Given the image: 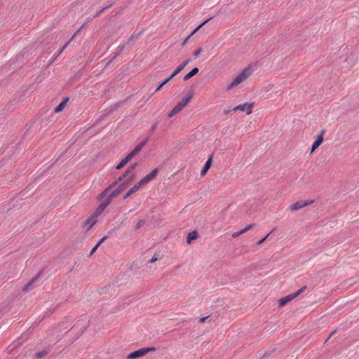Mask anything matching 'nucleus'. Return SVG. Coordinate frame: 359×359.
<instances>
[{"instance_id": "obj_4", "label": "nucleus", "mask_w": 359, "mask_h": 359, "mask_svg": "<svg viewBox=\"0 0 359 359\" xmlns=\"http://www.w3.org/2000/svg\"><path fill=\"white\" fill-rule=\"evenodd\" d=\"M156 348L154 347H145L140 348L137 351H135L130 353H129L127 356V359H137L139 358H142L146 355L148 353L151 351H155Z\"/></svg>"}, {"instance_id": "obj_21", "label": "nucleus", "mask_w": 359, "mask_h": 359, "mask_svg": "<svg viewBox=\"0 0 359 359\" xmlns=\"http://www.w3.org/2000/svg\"><path fill=\"white\" fill-rule=\"evenodd\" d=\"M212 17H210L203 22H202L200 25H198L190 34V37L192 36L197 31H198L205 24H206L209 20H210Z\"/></svg>"}, {"instance_id": "obj_9", "label": "nucleus", "mask_w": 359, "mask_h": 359, "mask_svg": "<svg viewBox=\"0 0 359 359\" xmlns=\"http://www.w3.org/2000/svg\"><path fill=\"white\" fill-rule=\"evenodd\" d=\"M325 134V130L323 129L311 146V154H312L322 144Z\"/></svg>"}, {"instance_id": "obj_7", "label": "nucleus", "mask_w": 359, "mask_h": 359, "mask_svg": "<svg viewBox=\"0 0 359 359\" xmlns=\"http://www.w3.org/2000/svg\"><path fill=\"white\" fill-rule=\"evenodd\" d=\"M314 203L313 200H308V201H299L296 202L295 203L291 205L289 207V209L291 211H297L301 208H303L307 205H311Z\"/></svg>"}, {"instance_id": "obj_2", "label": "nucleus", "mask_w": 359, "mask_h": 359, "mask_svg": "<svg viewBox=\"0 0 359 359\" xmlns=\"http://www.w3.org/2000/svg\"><path fill=\"white\" fill-rule=\"evenodd\" d=\"M252 72L250 68L244 69L236 78L227 86V90H231L243 81H245L252 74Z\"/></svg>"}, {"instance_id": "obj_5", "label": "nucleus", "mask_w": 359, "mask_h": 359, "mask_svg": "<svg viewBox=\"0 0 359 359\" xmlns=\"http://www.w3.org/2000/svg\"><path fill=\"white\" fill-rule=\"evenodd\" d=\"M191 95H187L168 114V117H172L180 112L189 102Z\"/></svg>"}, {"instance_id": "obj_24", "label": "nucleus", "mask_w": 359, "mask_h": 359, "mask_svg": "<svg viewBox=\"0 0 359 359\" xmlns=\"http://www.w3.org/2000/svg\"><path fill=\"white\" fill-rule=\"evenodd\" d=\"M203 48L200 47L193 53V57L194 59L197 58L203 52Z\"/></svg>"}, {"instance_id": "obj_3", "label": "nucleus", "mask_w": 359, "mask_h": 359, "mask_svg": "<svg viewBox=\"0 0 359 359\" xmlns=\"http://www.w3.org/2000/svg\"><path fill=\"white\" fill-rule=\"evenodd\" d=\"M137 165V163H134V164H132L131 165H130L128 168V170H126V174L123 176H121L116 181H115L111 184H110L107 188H106L102 192H101L99 194L98 199L101 200L104 197H105L109 193L110 190H111L117 184L118 182L122 180L123 178L125 177L128 175V173L133 171L136 168Z\"/></svg>"}, {"instance_id": "obj_39", "label": "nucleus", "mask_w": 359, "mask_h": 359, "mask_svg": "<svg viewBox=\"0 0 359 359\" xmlns=\"http://www.w3.org/2000/svg\"><path fill=\"white\" fill-rule=\"evenodd\" d=\"M229 111H230V110H229V109H224V110H223V113H224V114H227Z\"/></svg>"}, {"instance_id": "obj_35", "label": "nucleus", "mask_w": 359, "mask_h": 359, "mask_svg": "<svg viewBox=\"0 0 359 359\" xmlns=\"http://www.w3.org/2000/svg\"><path fill=\"white\" fill-rule=\"evenodd\" d=\"M190 38H191V37H190V36H188L185 39V40L183 41V43H182V46H184V45L186 44V43L188 41V40H189Z\"/></svg>"}, {"instance_id": "obj_23", "label": "nucleus", "mask_w": 359, "mask_h": 359, "mask_svg": "<svg viewBox=\"0 0 359 359\" xmlns=\"http://www.w3.org/2000/svg\"><path fill=\"white\" fill-rule=\"evenodd\" d=\"M196 237H197V233L196 231H193V232L190 233L187 236V243H191V241L196 239Z\"/></svg>"}, {"instance_id": "obj_30", "label": "nucleus", "mask_w": 359, "mask_h": 359, "mask_svg": "<svg viewBox=\"0 0 359 359\" xmlns=\"http://www.w3.org/2000/svg\"><path fill=\"white\" fill-rule=\"evenodd\" d=\"M269 234L270 233H268L264 238H263L262 239L259 241L257 242V245H262L266 240V238L269 237Z\"/></svg>"}, {"instance_id": "obj_14", "label": "nucleus", "mask_w": 359, "mask_h": 359, "mask_svg": "<svg viewBox=\"0 0 359 359\" xmlns=\"http://www.w3.org/2000/svg\"><path fill=\"white\" fill-rule=\"evenodd\" d=\"M212 161V156H211V157H210V158L208 159V161H206V163H205V165H204L203 168L202 169V170H201V176H204V175L207 173L208 170H209V168H210V166H211Z\"/></svg>"}, {"instance_id": "obj_25", "label": "nucleus", "mask_w": 359, "mask_h": 359, "mask_svg": "<svg viewBox=\"0 0 359 359\" xmlns=\"http://www.w3.org/2000/svg\"><path fill=\"white\" fill-rule=\"evenodd\" d=\"M183 69V68L179 65L175 69V71L172 72V74L170 75V78H173L174 76H175L177 74H178Z\"/></svg>"}, {"instance_id": "obj_17", "label": "nucleus", "mask_w": 359, "mask_h": 359, "mask_svg": "<svg viewBox=\"0 0 359 359\" xmlns=\"http://www.w3.org/2000/svg\"><path fill=\"white\" fill-rule=\"evenodd\" d=\"M97 216L93 213L86 221V223L90 224L89 229H90L97 222Z\"/></svg>"}, {"instance_id": "obj_12", "label": "nucleus", "mask_w": 359, "mask_h": 359, "mask_svg": "<svg viewBox=\"0 0 359 359\" xmlns=\"http://www.w3.org/2000/svg\"><path fill=\"white\" fill-rule=\"evenodd\" d=\"M149 142V138L147 137L143 140L140 143H139L134 149L128 154V155L133 158L137 154H138L144 145Z\"/></svg>"}, {"instance_id": "obj_27", "label": "nucleus", "mask_w": 359, "mask_h": 359, "mask_svg": "<svg viewBox=\"0 0 359 359\" xmlns=\"http://www.w3.org/2000/svg\"><path fill=\"white\" fill-rule=\"evenodd\" d=\"M46 354H47V351H42L41 352H39V353H36L35 358H41L45 356Z\"/></svg>"}, {"instance_id": "obj_31", "label": "nucleus", "mask_w": 359, "mask_h": 359, "mask_svg": "<svg viewBox=\"0 0 359 359\" xmlns=\"http://www.w3.org/2000/svg\"><path fill=\"white\" fill-rule=\"evenodd\" d=\"M241 234H243L241 231H237V232H234L232 234V237L233 238H236V237H238L239 236H241Z\"/></svg>"}, {"instance_id": "obj_1", "label": "nucleus", "mask_w": 359, "mask_h": 359, "mask_svg": "<svg viewBox=\"0 0 359 359\" xmlns=\"http://www.w3.org/2000/svg\"><path fill=\"white\" fill-rule=\"evenodd\" d=\"M158 173L157 169H154L149 174L143 177L137 184H135L123 196V199L127 198L133 194L135 193L142 186L148 184L150 181L154 180Z\"/></svg>"}, {"instance_id": "obj_16", "label": "nucleus", "mask_w": 359, "mask_h": 359, "mask_svg": "<svg viewBox=\"0 0 359 359\" xmlns=\"http://www.w3.org/2000/svg\"><path fill=\"white\" fill-rule=\"evenodd\" d=\"M38 278V276H36L34 277L33 279H32L27 284H26L24 287H23V292H28L29 290H30L32 289V285L34 284V283L36 282V280H37Z\"/></svg>"}, {"instance_id": "obj_15", "label": "nucleus", "mask_w": 359, "mask_h": 359, "mask_svg": "<svg viewBox=\"0 0 359 359\" xmlns=\"http://www.w3.org/2000/svg\"><path fill=\"white\" fill-rule=\"evenodd\" d=\"M132 158L128 154L123 159L121 160V161L117 165L116 169H121L123 166H125L130 160Z\"/></svg>"}, {"instance_id": "obj_20", "label": "nucleus", "mask_w": 359, "mask_h": 359, "mask_svg": "<svg viewBox=\"0 0 359 359\" xmlns=\"http://www.w3.org/2000/svg\"><path fill=\"white\" fill-rule=\"evenodd\" d=\"M107 238V236H104L98 241V243L91 250L90 252V256H92L95 253V252L97 250V249L101 245V243H102Z\"/></svg>"}, {"instance_id": "obj_38", "label": "nucleus", "mask_w": 359, "mask_h": 359, "mask_svg": "<svg viewBox=\"0 0 359 359\" xmlns=\"http://www.w3.org/2000/svg\"><path fill=\"white\" fill-rule=\"evenodd\" d=\"M156 260H157V258H156V257H153V258H151V259L150 260V262H151V263H154V262H155Z\"/></svg>"}, {"instance_id": "obj_29", "label": "nucleus", "mask_w": 359, "mask_h": 359, "mask_svg": "<svg viewBox=\"0 0 359 359\" xmlns=\"http://www.w3.org/2000/svg\"><path fill=\"white\" fill-rule=\"evenodd\" d=\"M191 62L190 59L184 60L181 65H180L183 69Z\"/></svg>"}, {"instance_id": "obj_11", "label": "nucleus", "mask_w": 359, "mask_h": 359, "mask_svg": "<svg viewBox=\"0 0 359 359\" xmlns=\"http://www.w3.org/2000/svg\"><path fill=\"white\" fill-rule=\"evenodd\" d=\"M149 142V138L147 137L143 140L140 143H139L134 149L128 154V155L133 158L137 154H138L144 145Z\"/></svg>"}, {"instance_id": "obj_41", "label": "nucleus", "mask_w": 359, "mask_h": 359, "mask_svg": "<svg viewBox=\"0 0 359 359\" xmlns=\"http://www.w3.org/2000/svg\"><path fill=\"white\" fill-rule=\"evenodd\" d=\"M334 332H335V331H334V332H331V333H330V336H329V337H328V339H329V338H330V337H331V336H332Z\"/></svg>"}, {"instance_id": "obj_28", "label": "nucleus", "mask_w": 359, "mask_h": 359, "mask_svg": "<svg viewBox=\"0 0 359 359\" xmlns=\"http://www.w3.org/2000/svg\"><path fill=\"white\" fill-rule=\"evenodd\" d=\"M144 224V220L141 219V220H140V221L137 223V224H136V226H135V229H140L142 226H143Z\"/></svg>"}, {"instance_id": "obj_34", "label": "nucleus", "mask_w": 359, "mask_h": 359, "mask_svg": "<svg viewBox=\"0 0 359 359\" xmlns=\"http://www.w3.org/2000/svg\"><path fill=\"white\" fill-rule=\"evenodd\" d=\"M172 78H170V76H169V78H168L167 79H165L163 83H162V85H165L170 80H171Z\"/></svg>"}, {"instance_id": "obj_37", "label": "nucleus", "mask_w": 359, "mask_h": 359, "mask_svg": "<svg viewBox=\"0 0 359 359\" xmlns=\"http://www.w3.org/2000/svg\"><path fill=\"white\" fill-rule=\"evenodd\" d=\"M163 85H162V83H161L160 86H158L156 88V90H155V91H156V92L158 91V90H159L163 87Z\"/></svg>"}, {"instance_id": "obj_22", "label": "nucleus", "mask_w": 359, "mask_h": 359, "mask_svg": "<svg viewBox=\"0 0 359 359\" xmlns=\"http://www.w3.org/2000/svg\"><path fill=\"white\" fill-rule=\"evenodd\" d=\"M212 17H210L203 22H202L200 25H198L190 34V37L192 36L197 31H198L205 24H206L209 20H210Z\"/></svg>"}, {"instance_id": "obj_6", "label": "nucleus", "mask_w": 359, "mask_h": 359, "mask_svg": "<svg viewBox=\"0 0 359 359\" xmlns=\"http://www.w3.org/2000/svg\"><path fill=\"white\" fill-rule=\"evenodd\" d=\"M306 289V286L302 287L296 292L290 294L287 296H285L278 300L279 306L283 307L285 306L288 302L298 297L300 294H302Z\"/></svg>"}, {"instance_id": "obj_8", "label": "nucleus", "mask_w": 359, "mask_h": 359, "mask_svg": "<svg viewBox=\"0 0 359 359\" xmlns=\"http://www.w3.org/2000/svg\"><path fill=\"white\" fill-rule=\"evenodd\" d=\"M253 107H254V103L245 102L243 104H240V105H238V106L233 107L231 111H237L238 110L245 111L246 114L248 115H250V114H252Z\"/></svg>"}, {"instance_id": "obj_10", "label": "nucleus", "mask_w": 359, "mask_h": 359, "mask_svg": "<svg viewBox=\"0 0 359 359\" xmlns=\"http://www.w3.org/2000/svg\"><path fill=\"white\" fill-rule=\"evenodd\" d=\"M126 185L125 184H121L117 188L109 194L107 198L111 201L114 198L118 196L122 191L126 189Z\"/></svg>"}, {"instance_id": "obj_36", "label": "nucleus", "mask_w": 359, "mask_h": 359, "mask_svg": "<svg viewBox=\"0 0 359 359\" xmlns=\"http://www.w3.org/2000/svg\"><path fill=\"white\" fill-rule=\"evenodd\" d=\"M273 87V84H269L266 88H267V90H270L272 89V88Z\"/></svg>"}, {"instance_id": "obj_18", "label": "nucleus", "mask_w": 359, "mask_h": 359, "mask_svg": "<svg viewBox=\"0 0 359 359\" xmlns=\"http://www.w3.org/2000/svg\"><path fill=\"white\" fill-rule=\"evenodd\" d=\"M68 101V98L65 99L63 101H62L55 108V112L58 113L60 112L65 105L67 104V102Z\"/></svg>"}, {"instance_id": "obj_19", "label": "nucleus", "mask_w": 359, "mask_h": 359, "mask_svg": "<svg viewBox=\"0 0 359 359\" xmlns=\"http://www.w3.org/2000/svg\"><path fill=\"white\" fill-rule=\"evenodd\" d=\"M198 72V67H194L190 72H189L188 74H187L184 76V80H185V81L189 80L192 76L196 75Z\"/></svg>"}, {"instance_id": "obj_32", "label": "nucleus", "mask_w": 359, "mask_h": 359, "mask_svg": "<svg viewBox=\"0 0 359 359\" xmlns=\"http://www.w3.org/2000/svg\"><path fill=\"white\" fill-rule=\"evenodd\" d=\"M74 36L71 39V40L69 41H68L62 48L61 50H60V53L59 54H60L67 47V46L69 45V43H70V41L73 39Z\"/></svg>"}, {"instance_id": "obj_13", "label": "nucleus", "mask_w": 359, "mask_h": 359, "mask_svg": "<svg viewBox=\"0 0 359 359\" xmlns=\"http://www.w3.org/2000/svg\"><path fill=\"white\" fill-rule=\"evenodd\" d=\"M111 203L110 199L107 198L105 200H104L97 208L95 210L94 214L95 216H99L102 214V212L105 210V208Z\"/></svg>"}, {"instance_id": "obj_26", "label": "nucleus", "mask_w": 359, "mask_h": 359, "mask_svg": "<svg viewBox=\"0 0 359 359\" xmlns=\"http://www.w3.org/2000/svg\"><path fill=\"white\" fill-rule=\"evenodd\" d=\"M255 224H248L247 225L244 229H243L241 231V232L243 233V234L247 231H248L249 230H250L251 229H252L254 227Z\"/></svg>"}, {"instance_id": "obj_40", "label": "nucleus", "mask_w": 359, "mask_h": 359, "mask_svg": "<svg viewBox=\"0 0 359 359\" xmlns=\"http://www.w3.org/2000/svg\"><path fill=\"white\" fill-rule=\"evenodd\" d=\"M105 8H103L102 11H100L97 14V16L99 15L100 13H102V12L104 10Z\"/></svg>"}, {"instance_id": "obj_33", "label": "nucleus", "mask_w": 359, "mask_h": 359, "mask_svg": "<svg viewBox=\"0 0 359 359\" xmlns=\"http://www.w3.org/2000/svg\"><path fill=\"white\" fill-rule=\"evenodd\" d=\"M208 317H209V316H206V317L201 318L199 319V320H198V321H199V323H205V321L206 320V319H207Z\"/></svg>"}]
</instances>
